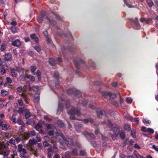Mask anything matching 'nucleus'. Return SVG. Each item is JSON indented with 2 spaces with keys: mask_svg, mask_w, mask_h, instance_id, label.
Listing matches in <instances>:
<instances>
[{
  "mask_svg": "<svg viewBox=\"0 0 158 158\" xmlns=\"http://www.w3.org/2000/svg\"><path fill=\"white\" fill-rule=\"evenodd\" d=\"M130 21L133 23L135 26L134 28L136 30H138L140 29V26L138 20L137 18H135L134 19H130Z\"/></svg>",
  "mask_w": 158,
  "mask_h": 158,
  "instance_id": "4",
  "label": "nucleus"
},
{
  "mask_svg": "<svg viewBox=\"0 0 158 158\" xmlns=\"http://www.w3.org/2000/svg\"><path fill=\"white\" fill-rule=\"evenodd\" d=\"M64 108V104L63 103L59 102L58 107L57 110L58 111L61 112L63 111Z\"/></svg>",
  "mask_w": 158,
  "mask_h": 158,
  "instance_id": "25",
  "label": "nucleus"
},
{
  "mask_svg": "<svg viewBox=\"0 0 158 158\" xmlns=\"http://www.w3.org/2000/svg\"><path fill=\"white\" fill-rule=\"evenodd\" d=\"M33 47L35 50L38 52H40L41 51L40 48L38 45H36L33 46Z\"/></svg>",
  "mask_w": 158,
  "mask_h": 158,
  "instance_id": "40",
  "label": "nucleus"
},
{
  "mask_svg": "<svg viewBox=\"0 0 158 158\" xmlns=\"http://www.w3.org/2000/svg\"><path fill=\"white\" fill-rule=\"evenodd\" d=\"M40 94L38 93H35L34 94V99H40Z\"/></svg>",
  "mask_w": 158,
  "mask_h": 158,
  "instance_id": "48",
  "label": "nucleus"
},
{
  "mask_svg": "<svg viewBox=\"0 0 158 158\" xmlns=\"http://www.w3.org/2000/svg\"><path fill=\"white\" fill-rule=\"evenodd\" d=\"M15 69L19 73H24L25 71H28L27 70H25L24 68L20 67H16Z\"/></svg>",
  "mask_w": 158,
  "mask_h": 158,
  "instance_id": "18",
  "label": "nucleus"
},
{
  "mask_svg": "<svg viewBox=\"0 0 158 158\" xmlns=\"http://www.w3.org/2000/svg\"><path fill=\"white\" fill-rule=\"evenodd\" d=\"M36 69L37 68L35 66H30V70L32 74H33L35 72Z\"/></svg>",
  "mask_w": 158,
  "mask_h": 158,
  "instance_id": "35",
  "label": "nucleus"
},
{
  "mask_svg": "<svg viewBox=\"0 0 158 158\" xmlns=\"http://www.w3.org/2000/svg\"><path fill=\"white\" fill-rule=\"evenodd\" d=\"M12 45L17 47H19L21 45V42L19 40H16L12 42Z\"/></svg>",
  "mask_w": 158,
  "mask_h": 158,
  "instance_id": "15",
  "label": "nucleus"
},
{
  "mask_svg": "<svg viewBox=\"0 0 158 158\" xmlns=\"http://www.w3.org/2000/svg\"><path fill=\"white\" fill-rule=\"evenodd\" d=\"M18 152L20 153V156L22 158H24L26 156L27 152L26 150L23 148L21 144L18 145Z\"/></svg>",
  "mask_w": 158,
  "mask_h": 158,
  "instance_id": "2",
  "label": "nucleus"
},
{
  "mask_svg": "<svg viewBox=\"0 0 158 158\" xmlns=\"http://www.w3.org/2000/svg\"><path fill=\"white\" fill-rule=\"evenodd\" d=\"M73 94L77 98H79L81 96V94L79 90L75 89Z\"/></svg>",
  "mask_w": 158,
  "mask_h": 158,
  "instance_id": "22",
  "label": "nucleus"
},
{
  "mask_svg": "<svg viewBox=\"0 0 158 158\" xmlns=\"http://www.w3.org/2000/svg\"><path fill=\"white\" fill-rule=\"evenodd\" d=\"M40 141V139L38 137H36L35 138H33L32 139H30V147H31L32 145H35L36 143ZM32 148H30V151H31Z\"/></svg>",
  "mask_w": 158,
  "mask_h": 158,
  "instance_id": "6",
  "label": "nucleus"
},
{
  "mask_svg": "<svg viewBox=\"0 0 158 158\" xmlns=\"http://www.w3.org/2000/svg\"><path fill=\"white\" fill-rule=\"evenodd\" d=\"M46 12L45 11H43L41 12V17L44 18L45 19V17H47L45 16Z\"/></svg>",
  "mask_w": 158,
  "mask_h": 158,
  "instance_id": "52",
  "label": "nucleus"
},
{
  "mask_svg": "<svg viewBox=\"0 0 158 158\" xmlns=\"http://www.w3.org/2000/svg\"><path fill=\"white\" fill-rule=\"evenodd\" d=\"M20 135L22 136L23 139H26L29 138L30 134L29 133L25 132L23 134H20Z\"/></svg>",
  "mask_w": 158,
  "mask_h": 158,
  "instance_id": "27",
  "label": "nucleus"
},
{
  "mask_svg": "<svg viewBox=\"0 0 158 158\" xmlns=\"http://www.w3.org/2000/svg\"><path fill=\"white\" fill-rule=\"evenodd\" d=\"M48 152H53L54 151V149H53V148L52 147H51L49 148L48 149Z\"/></svg>",
  "mask_w": 158,
  "mask_h": 158,
  "instance_id": "58",
  "label": "nucleus"
},
{
  "mask_svg": "<svg viewBox=\"0 0 158 158\" xmlns=\"http://www.w3.org/2000/svg\"><path fill=\"white\" fill-rule=\"evenodd\" d=\"M60 136L67 146L73 145V142L71 139L65 137L62 134H60Z\"/></svg>",
  "mask_w": 158,
  "mask_h": 158,
  "instance_id": "3",
  "label": "nucleus"
},
{
  "mask_svg": "<svg viewBox=\"0 0 158 158\" xmlns=\"http://www.w3.org/2000/svg\"><path fill=\"white\" fill-rule=\"evenodd\" d=\"M27 89V86L26 85H24L23 88V93H22V95L23 97L25 99H27V95L25 94L26 93V92L27 91L26 90Z\"/></svg>",
  "mask_w": 158,
  "mask_h": 158,
  "instance_id": "21",
  "label": "nucleus"
},
{
  "mask_svg": "<svg viewBox=\"0 0 158 158\" xmlns=\"http://www.w3.org/2000/svg\"><path fill=\"white\" fill-rule=\"evenodd\" d=\"M110 94L109 97L110 98H112V99H114L116 98H119V99H122L121 96L120 95L119 93L118 92L116 93H112L110 92Z\"/></svg>",
  "mask_w": 158,
  "mask_h": 158,
  "instance_id": "11",
  "label": "nucleus"
},
{
  "mask_svg": "<svg viewBox=\"0 0 158 158\" xmlns=\"http://www.w3.org/2000/svg\"><path fill=\"white\" fill-rule=\"evenodd\" d=\"M54 77L56 79H59V74L58 73L56 72L53 75Z\"/></svg>",
  "mask_w": 158,
  "mask_h": 158,
  "instance_id": "53",
  "label": "nucleus"
},
{
  "mask_svg": "<svg viewBox=\"0 0 158 158\" xmlns=\"http://www.w3.org/2000/svg\"><path fill=\"white\" fill-rule=\"evenodd\" d=\"M25 113V118L27 120V123L28 124L30 125V122L29 120L28 119L29 117H30V112L29 111V110H26L24 111Z\"/></svg>",
  "mask_w": 158,
  "mask_h": 158,
  "instance_id": "13",
  "label": "nucleus"
},
{
  "mask_svg": "<svg viewBox=\"0 0 158 158\" xmlns=\"http://www.w3.org/2000/svg\"><path fill=\"white\" fill-rule=\"evenodd\" d=\"M28 71H25V72L20 76V78L21 81H25L26 78H30V76L28 75L27 73Z\"/></svg>",
  "mask_w": 158,
  "mask_h": 158,
  "instance_id": "9",
  "label": "nucleus"
},
{
  "mask_svg": "<svg viewBox=\"0 0 158 158\" xmlns=\"http://www.w3.org/2000/svg\"><path fill=\"white\" fill-rule=\"evenodd\" d=\"M68 114L70 115L69 118L71 120L75 119V114H76L77 116L81 115L80 111L78 109L76 110L74 108H72L69 111H68Z\"/></svg>",
  "mask_w": 158,
  "mask_h": 158,
  "instance_id": "1",
  "label": "nucleus"
},
{
  "mask_svg": "<svg viewBox=\"0 0 158 158\" xmlns=\"http://www.w3.org/2000/svg\"><path fill=\"white\" fill-rule=\"evenodd\" d=\"M45 19H48L49 21V24L50 25H52L53 27H54L56 24V22L54 20H51L48 17H45Z\"/></svg>",
  "mask_w": 158,
  "mask_h": 158,
  "instance_id": "20",
  "label": "nucleus"
},
{
  "mask_svg": "<svg viewBox=\"0 0 158 158\" xmlns=\"http://www.w3.org/2000/svg\"><path fill=\"white\" fill-rule=\"evenodd\" d=\"M12 57V55L10 53L5 54V59L8 61H10Z\"/></svg>",
  "mask_w": 158,
  "mask_h": 158,
  "instance_id": "26",
  "label": "nucleus"
},
{
  "mask_svg": "<svg viewBox=\"0 0 158 158\" xmlns=\"http://www.w3.org/2000/svg\"><path fill=\"white\" fill-rule=\"evenodd\" d=\"M61 102H64V101L65 103V106L66 109H68L70 107V101L69 99H67L65 101V99H61Z\"/></svg>",
  "mask_w": 158,
  "mask_h": 158,
  "instance_id": "19",
  "label": "nucleus"
},
{
  "mask_svg": "<svg viewBox=\"0 0 158 158\" xmlns=\"http://www.w3.org/2000/svg\"><path fill=\"white\" fill-rule=\"evenodd\" d=\"M125 118L127 119L130 120L132 122H134V118L131 116H127Z\"/></svg>",
  "mask_w": 158,
  "mask_h": 158,
  "instance_id": "47",
  "label": "nucleus"
},
{
  "mask_svg": "<svg viewBox=\"0 0 158 158\" xmlns=\"http://www.w3.org/2000/svg\"><path fill=\"white\" fill-rule=\"evenodd\" d=\"M17 91L19 93L21 92L23 90V88L21 86H19V87H18L17 88Z\"/></svg>",
  "mask_w": 158,
  "mask_h": 158,
  "instance_id": "62",
  "label": "nucleus"
},
{
  "mask_svg": "<svg viewBox=\"0 0 158 158\" xmlns=\"http://www.w3.org/2000/svg\"><path fill=\"white\" fill-rule=\"evenodd\" d=\"M90 143L94 147H96L97 146V144L95 141H91L90 142Z\"/></svg>",
  "mask_w": 158,
  "mask_h": 158,
  "instance_id": "50",
  "label": "nucleus"
},
{
  "mask_svg": "<svg viewBox=\"0 0 158 158\" xmlns=\"http://www.w3.org/2000/svg\"><path fill=\"white\" fill-rule=\"evenodd\" d=\"M72 153L73 155H77L78 154L77 150L76 148H74L72 150Z\"/></svg>",
  "mask_w": 158,
  "mask_h": 158,
  "instance_id": "43",
  "label": "nucleus"
},
{
  "mask_svg": "<svg viewBox=\"0 0 158 158\" xmlns=\"http://www.w3.org/2000/svg\"><path fill=\"white\" fill-rule=\"evenodd\" d=\"M134 152L135 153V155L137 158H141L142 156H141L137 151H134Z\"/></svg>",
  "mask_w": 158,
  "mask_h": 158,
  "instance_id": "46",
  "label": "nucleus"
},
{
  "mask_svg": "<svg viewBox=\"0 0 158 158\" xmlns=\"http://www.w3.org/2000/svg\"><path fill=\"white\" fill-rule=\"evenodd\" d=\"M7 147L5 146L3 143L0 142V150H3L4 149H6Z\"/></svg>",
  "mask_w": 158,
  "mask_h": 158,
  "instance_id": "38",
  "label": "nucleus"
},
{
  "mask_svg": "<svg viewBox=\"0 0 158 158\" xmlns=\"http://www.w3.org/2000/svg\"><path fill=\"white\" fill-rule=\"evenodd\" d=\"M83 121L85 124H86L89 122L91 123H93L94 122L93 119L91 118L85 119L83 120Z\"/></svg>",
  "mask_w": 158,
  "mask_h": 158,
  "instance_id": "31",
  "label": "nucleus"
},
{
  "mask_svg": "<svg viewBox=\"0 0 158 158\" xmlns=\"http://www.w3.org/2000/svg\"><path fill=\"white\" fill-rule=\"evenodd\" d=\"M11 31L13 33H15L17 32V29L15 27L12 26L10 28Z\"/></svg>",
  "mask_w": 158,
  "mask_h": 158,
  "instance_id": "41",
  "label": "nucleus"
},
{
  "mask_svg": "<svg viewBox=\"0 0 158 158\" xmlns=\"http://www.w3.org/2000/svg\"><path fill=\"white\" fill-rule=\"evenodd\" d=\"M131 136L134 138H136V133L135 130L133 129H132L131 130Z\"/></svg>",
  "mask_w": 158,
  "mask_h": 158,
  "instance_id": "45",
  "label": "nucleus"
},
{
  "mask_svg": "<svg viewBox=\"0 0 158 158\" xmlns=\"http://www.w3.org/2000/svg\"><path fill=\"white\" fill-rule=\"evenodd\" d=\"M43 18H44L41 17H38L37 19L38 22L39 23H42V22L43 21Z\"/></svg>",
  "mask_w": 158,
  "mask_h": 158,
  "instance_id": "55",
  "label": "nucleus"
},
{
  "mask_svg": "<svg viewBox=\"0 0 158 158\" xmlns=\"http://www.w3.org/2000/svg\"><path fill=\"white\" fill-rule=\"evenodd\" d=\"M146 2L150 7H151L154 5L153 2L151 0H146Z\"/></svg>",
  "mask_w": 158,
  "mask_h": 158,
  "instance_id": "34",
  "label": "nucleus"
},
{
  "mask_svg": "<svg viewBox=\"0 0 158 158\" xmlns=\"http://www.w3.org/2000/svg\"><path fill=\"white\" fill-rule=\"evenodd\" d=\"M6 44L3 43L2 44L1 46V47L0 48V50L1 51H5L6 48Z\"/></svg>",
  "mask_w": 158,
  "mask_h": 158,
  "instance_id": "33",
  "label": "nucleus"
},
{
  "mask_svg": "<svg viewBox=\"0 0 158 158\" xmlns=\"http://www.w3.org/2000/svg\"><path fill=\"white\" fill-rule=\"evenodd\" d=\"M43 128L42 125L40 122H38V123L35 126V128L41 134L43 132V130H42Z\"/></svg>",
  "mask_w": 158,
  "mask_h": 158,
  "instance_id": "5",
  "label": "nucleus"
},
{
  "mask_svg": "<svg viewBox=\"0 0 158 158\" xmlns=\"http://www.w3.org/2000/svg\"><path fill=\"white\" fill-rule=\"evenodd\" d=\"M0 66L2 67L1 73L2 75H3L6 72V70L8 69V67L5 63L3 64L2 63L0 64Z\"/></svg>",
  "mask_w": 158,
  "mask_h": 158,
  "instance_id": "8",
  "label": "nucleus"
},
{
  "mask_svg": "<svg viewBox=\"0 0 158 158\" xmlns=\"http://www.w3.org/2000/svg\"><path fill=\"white\" fill-rule=\"evenodd\" d=\"M113 130H116L117 131V134H115L112 135V139L114 140L116 139L117 136L118 135L119 130L117 128H113Z\"/></svg>",
  "mask_w": 158,
  "mask_h": 158,
  "instance_id": "30",
  "label": "nucleus"
},
{
  "mask_svg": "<svg viewBox=\"0 0 158 158\" xmlns=\"http://www.w3.org/2000/svg\"><path fill=\"white\" fill-rule=\"evenodd\" d=\"M6 81L7 83L9 84H11L12 82V81L11 79L8 77L6 78Z\"/></svg>",
  "mask_w": 158,
  "mask_h": 158,
  "instance_id": "49",
  "label": "nucleus"
},
{
  "mask_svg": "<svg viewBox=\"0 0 158 158\" xmlns=\"http://www.w3.org/2000/svg\"><path fill=\"white\" fill-rule=\"evenodd\" d=\"M48 63L51 66H54L56 64L55 60L53 58H50L49 60Z\"/></svg>",
  "mask_w": 158,
  "mask_h": 158,
  "instance_id": "29",
  "label": "nucleus"
},
{
  "mask_svg": "<svg viewBox=\"0 0 158 158\" xmlns=\"http://www.w3.org/2000/svg\"><path fill=\"white\" fill-rule=\"evenodd\" d=\"M96 112L98 116L100 118L101 117V116L103 115L104 114H105L106 116V112L104 110H100V108H98L96 109Z\"/></svg>",
  "mask_w": 158,
  "mask_h": 158,
  "instance_id": "10",
  "label": "nucleus"
},
{
  "mask_svg": "<svg viewBox=\"0 0 158 158\" xmlns=\"http://www.w3.org/2000/svg\"><path fill=\"white\" fill-rule=\"evenodd\" d=\"M41 72L39 70H37L36 72L34 73L33 75H36L38 77V80L40 81L41 78Z\"/></svg>",
  "mask_w": 158,
  "mask_h": 158,
  "instance_id": "23",
  "label": "nucleus"
},
{
  "mask_svg": "<svg viewBox=\"0 0 158 158\" xmlns=\"http://www.w3.org/2000/svg\"><path fill=\"white\" fill-rule=\"evenodd\" d=\"M74 65L76 69H77L75 71V73L77 74H79V73L80 64L78 60H75L73 61Z\"/></svg>",
  "mask_w": 158,
  "mask_h": 158,
  "instance_id": "7",
  "label": "nucleus"
},
{
  "mask_svg": "<svg viewBox=\"0 0 158 158\" xmlns=\"http://www.w3.org/2000/svg\"><path fill=\"white\" fill-rule=\"evenodd\" d=\"M120 137L122 139H124L125 138V135L123 132H121L119 134Z\"/></svg>",
  "mask_w": 158,
  "mask_h": 158,
  "instance_id": "44",
  "label": "nucleus"
},
{
  "mask_svg": "<svg viewBox=\"0 0 158 158\" xmlns=\"http://www.w3.org/2000/svg\"><path fill=\"white\" fill-rule=\"evenodd\" d=\"M75 89V88H69L67 90V94L69 95L73 94Z\"/></svg>",
  "mask_w": 158,
  "mask_h": 158,
  "instance_id": "24",
  "label": "nucleus"
},
{
  "mask_svg": "<svg viewBox=\"0 0 158 158\" xmlns=\"http://www.w3.org/2000/svg\"><path fill=\"white\" fill-rule=\"evenodd\" d=\"M124 128L125 130L128 131H129L131 130V128L130 126L128 124H125L124 126Z\"/></svg>",
  "mask_w": 158,
  "mask_h": 158,
  "instance_id": "39",
  "label": "nucleus"
},
{
  "mask_svg": "<svg viewBox=\"0 0 158 158\" xmlns=\"http://www.w3.org/2000/svg\"><path fill=\"white\" fill-rule=\"evenodd\" d=\"M57 124L58 126L60 127H62L64 126V123L60 120H57Z\"/></svg>",
  "mask_w": 158,
  "mask_h": 158,
  "instance_id": "32",
  "label": "nucleus"
},
{
  "mask_svg": "<svg viewBox=\"0 0 158 158\" xmlns=\"http://www.w3.org/2000/svg\"><path fill=\"white\" fill-rule=\"evenodd\" d=\"M82 127V125L77 123L74 125V127L77 132H79L81 131L80 129Z\"/></svg>",
  "mask_w": 158,
  "mask_h": 158,
  "instance_id": "17",
  "label": "nucleus"
},
{
  "mask_svg": "<svg viewBox=\"0 0 158 158\" xmlns=\"http://www.w3.org/2000/svg\"><path fill=\"white\" fill-rule=\"evenodd\" d=\"M85 153V151L83 150H81L80 151V155L81 156H84Z\"/></svg>",
  "mask_w": 158,
  "mask_h": 158,
  "instance_id": "63",
  "label": "nucleus"
},
{
  "mask_svg": "<svg viewBox=\"0 0 158 158\" xmlns=\"http://www.w3.org/2000/svg\"><path fill=\"white\" fill-rule=\"evenodd\" d=\"M147 132H148L152 134H153L154 132V131L152 129L149 128H147Z\"/></svg>",
  "mask_w": 158,
  "mask_h": 158,
  "instance_id": "51",
  "label": "nucleus"
},
{
  "mask_svg": "<svg viewBox=\"0 0 158 158\" xmlns=\"http://www.w3.org/2000/svg\"><path fill=\"white\" fill-rule=\"evenodd\" d=\"M123 2H124V4L129 8H133L134 6L130 4H129L127 1V0H123Z\"/></svg>",
  "mask_w": 158,
  "mask_h": 158,
  "instance_id": "37",
  "label": "nucleus"
},
{
  "mask_svg": "<svg viewBox=\"0 0 158 158\" xmlns=\"http://www.w3.org/2000/svg\"><path fill=\"white\" fill-rule=\"evenodd\" d=\"M9 143H11L14 145H15L16 143L15 140L13 138L10 139V140Z\"/></svg>",
  "mask_w": 158,
  "mask_h": 158,
  "instance_id": "60",
  "label": "nucleus"
},
{
  "mask_svg": "<svg viewBox=\"0 0 158 158\" xmlns=\"http://www.w3.org/2000/svg\"><path fill=\"white\" fill-rule=\"evenodd\" d=\"M39 90V87L37 86H34L31 88H30V91L33 90L35 92H37Z\"/></svg>",
  "mask_w": 158,
  "mask_h": 158,
  "instance_id": "36",
  "label": "nucleus"
},
{
  "mask_svg": "<svg viewBox=\"0 0 158 158\" xmlns=\"http://www.w3.org/2000/svg\"><path fill=\"white\" fill-rule=\"evenodd\" d=\"M98 92L99 93H101L104 97H105L106 96H109L111 95L110 92L102 91L101 89H100L98 90Z\"/></svg>",
  "mask_w": 158,
  "mask_h": 158,
  "instance_id": "12",
  "label": "nucleus"
},
{
  "mask_svg": "<svg viewBox=\"0 0 158 158\" xmlns=\"http://www.w3.org/2000/svg\"><path fill=\"white\" fill-rule=\"evenodd\" d=\"M89 136L93 139L95 138V136L93 134L89 133Z\"/></svg>",
  "mask_w": 158,
  "mask_h": 158,
  "instance_id": "64",
  "label": "nucleus"
},
{
  "mask_svg": "<svg viewBox=\"0 0 158 158\" xmlns=\"http://www.w3.org/2000/svg\"><path fill=\"white\" fill-rule=\"evenodd\" d=\"M30 38L35 42L36 44L38 43L39 40L38 37L36 36L35 34L34 33L30 35Z\"/></svg>",
  "mask_w": 158,
  "mask_h": 158,
  "instance_id": "14",
  "label": "nucleus"
},
{
  "mask_svg": "<svg viewBox=\"0 0 158 158\" xmlns=\"http://www.w3.org/2000/svg\"><path fill=\"white\" fill-rule=\"evenodd\" d=\"M10 69L11 76L12 77H16L17 76L18 74L16 72L17 71L14 68H10Z\"/></svg>",
  "mask_w": 158,
  "mask_h": 158,
  "instance_id": "16",
  "label": "nucleus"
},
{
  "mask_svg": "<svg viewBox=\"0 0 158 158\" xmlns=\"http://www.w3.org/2000/svg\"><path fill=\"white\" fill-rule=\"evenodd\" d=\"M1 92V95L3 96H5L7 94V92L6 91H5L4 90H2Z\"/></svg>",
  "mask_w": 158,
  "mask_h": 158,
  "instance_id": "54",
  "label": "nucleus"
},
{
  "mask_svg": "<svg viewBox=\"0 0 158 158\" xmlns=\"http://www.w3.org/2000/svg\"><path fill=\"white\" fill-rule=\"evenodd\" d=\"M51 13L55 16L56 19H57L58 21H62V19L59 15L56 14L53 11H51Z\"/></svg>",
  "mask_w": 158,
  "mask_h": 158,
  "instance_id": "28",
  "label": "nucleus"
},
{
  "mask_svg": "<svg viewBox=\"0 0 158 158\" xmlns=\"http://www.w3.org/2000/svg\"><path fill=\"white\" fill-rule=\"evenodd\" d=\"M89 133L85 131L82 132V134L85 136L86 137H87V136H89Z\"/></svg>",
  "mask_w": 158,
  "mask_h": 158,
  "instance_id": "57",
  "label": "nucleus"
},
{
  "mask_svg": "<svg viewBox=\"0 0 158 158\" xmlns=\"http://www.w3.org/2000/svg\"><path fill=\"white\" fill-rule=\"evenodd\" d=\"M88 101L86 99L81 100V105L83 106H85L87 104Z\"/></svg>",
  "mask_w": 158,
  "mask_h": 158,
  "instance_id": "42",
  "label": "nucleus"
},
{
  "mask_svg": "<svg viewBox=\"0 0 158 158\" xmlns=\"http://www.w3.org/2000/svg\"><path fill=\"white\" fill-rule=\"evenodd\" d=\"M2 130L5 131H6L8 129L7 126L6 124H2Z\"/></svg>",
  "mask_w": 158,
  "mask_h": 158,
  "instance_id": "56",
  "label": "nucleus"
},
{
  "mask_svg": "<svg viewBox=\"0 0 158 158\" xmlns=\"http://www.w3.org/2000/svg\"><path fill=\"white\" fill-rule=\"evenodd\" d=\"M112 103L116 107H117L118 106V103L116 101H113L112 102Z\"/></svg>",
  "mask_w": 158,
  "mask_h": 158,
  "instance_id": "59",
  "label": "nucleus"
},
{
  "mask_svg": "<svg viewBox=\"0 0 158 158\" xmlns=\"http://www.w3.org/2000/svg\"><path fill=\"white\" fill-rule=\"evenodd\" d=\"M10 24L11 25L13 26H15L17 25V22L15 20L12 21L11 22Z\"/></svg>",
  "mask_w": 158,
  "mask_h": 158,
  "instance_id": "61",
  "label": "nucleus"
}]
</instances>
